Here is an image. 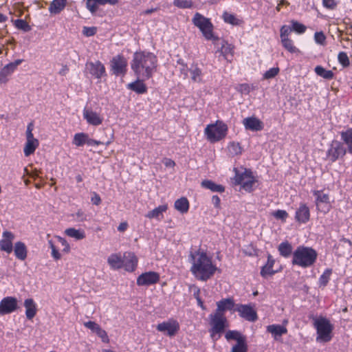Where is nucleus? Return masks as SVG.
Segmentation results:
<instances>
[{"instance_id": "1", "label": "nucleus", "mask_w": 352, "mask_h": 352, "mask_svg": "<svg viewBox=\"0 0 352 352\" xmlns=\"http://www.w3.org/2000/svg\"><path fill=\"white\" fill-rule=\"evenodd\" d=\"M157 58L152 52L140 51L133 54L131 69L138 78L148 80L157 72Z\"/></svg>"}, {"instance_id": "2", "label": "nucleus", "mask_w": 352, "mask_h": 352, "mask_svg": "<svg viewBox=\"0 0 352 352\" xmlns=\"http://www.w3.org/2000/svg\"><path fill=\"white\" fill-rule=\"evenodd\" d=\"M190 261L192 264L190 272L198 280L206 281L214 275L217 267L212 263V258L204 251L190 253Z\"/></svg>"}, {"instance_id": "3", "label": "nucleus", "mask_w": 352, "mask_h": 352, "mask_svg": "<svg viewBox=\"0 0 352 352\" xmlns=\"http://www.w3.org/2000/svg\"><path fill=\"white\" fill-rule=\"evenodd\" d=\"M317 257L318 253L316 250L311 247L300 245L293 252L292 263L294 265L307 268L316 263Z\"/></svg>"}, {"instance_id": "4", "label": "nucleus", "mask_w": 352, "mask_h": 352, "mask_svg": "<svg viewBox=\"0 0 352 352\" xmlns=\"http://www.w3.org/2000/svg\"><path fill=\"white\" fill-rule=\"evenodd\" d=\"M192 23L199 30L205 39L212 41L213 43L219 41V37L214 33V26L210 19L196 12L192 18Z\"/></svg>"}, {"instance_id": "5", "label": "nucleus", "mask_w": 352, "mask_h": 352, "mask_svg": "<svg viewBox=\"0 0 352 352\" xmlns=\"http://www.w3.org/2000/svg\"><path fill=\"white\" fill-rule=\"evenodd\" d=\"M314 326L316 329V341L318 342H327L331 340L333 326L327 318H315Z\"/></svg>"}, {"instance_id": "6", "label": "nucleus", "mask_w": 352, "mask_h": 352, "mask_svg": "<svg viewBox=\"0 0 352 352\" xmlns=\"http://www.w3.org/2000/svg\"><path fill=\"white\" fill-rule=\"evenodd\" d=\"M228 126L221 120L208 124L204 129V135L212 143L223 140L227 135Z\"/></svg>"}, {"instance_id": "7", "label": "nucleus", "mask_w": 352, "mask_h": 352, "mask_svg": "<svg viewBox=\"0 0 352 352\" xmlns=\"http://www.w3.org/2000/svg\"><path fill=\"white\" fill-rule=\"evenodd\" d=\"M234 176L232 178L235 185H240L241 187L248 192L253 190V185L256 180L250 169L243 167L234 168Z\"/></svg>"}, {"instance_id": "8", "label": "nucleus", "mask_w": 352, "mask_h": 352, "mask_svg": "<svg viewBox=\"0 0 352 352\" xmlns=\"http://www.w3.org/2000/svg\"><path fill=\"white\" fill-rule=\"evenodd\" d=\"M210 329H209L211 338L216 341L220 338L221 334L228 327V322L224 314L214 312L209 315Z\"/></svg>"}, {"instance_id": "9", "label": "nucleus", "mask_w": 352, "mask_h": 352, "mask_svg": "<svg viewBox=\"0 0 352 352\" xmlns=\"http://www.w3.org/2000/svg\"><path fill=\"white\" fill-rule=\"evenodd\" d=\"M156 329L164 335L173 338L178 333L180 329V325L176 319L170 318L157 324Z\"/></svg>"}, {"instance_id": "10", "label": "nucleus", "mask_w": 352, "mask_h": 352, "mask_svg": "<svg viewBox=\"0 0 352 352\" xmlns=\"http://www.w3.org/2000/svg\"><path fill=\"white\" fill-rule=\"evenodd\" d=\"M34 124L30 122L27 126L25 132L26 142L23 147V153L25 157H28L33 154L39 146V141L34 137L32 131Z\"/></svg>"}, {"instance_id": "11", "label": "nucleus", "mask_w": 352, "mask_h": 352, "mask_svg": "<svg viewBox=\"0 0 352 352\" xmlns=\"http://www.w3.org/2000/svg\"><path fill=\"white\" fill-rule=\"evenodd\" d=\"M313 195L316 198L315 202L318 211L323 214L328 213L332 208L329 195L324 193L322 190H314Z\"/></svg>"}, {"instance_id": "12", "label": "nucleus", "mask_w": 352, "mask_h": 352, "mask_svg": "<svg viewBox=\"0 0 352 352\" xmlns=\"http://www.w3.org/2000/svg\"><path fill=\"white\" fill-rule=\"evenodd\" d=\"M127 65V60L121 54L115 56L111 60V71L116 76H124L126 72Z\"/></svg>"}, {"instance_id": "13", "label": "nucleus", "mask_w": 352, "mask_h": 352, "mask_svg": "<svg viewBox=\"0 0 352 352\" xmlns=\"http://www.w3.org/2000/svg\"><path fill=\"white\" fill-rule=\"evenodd\" d=\"M346 148L342 142L338 140L331 142L327 152V157L332 162L336 161L340 157H343L346 153Z\"/></svg>"}, {"instance_id": "14", "label": "nucleus", "mask_w": 352, "mask_h": 352, "mask_svg": "<svg viewBox=\"0 0 352 352\" xmlns=\"http://www.w3.org/2000/svg\"><path fill=\"white\" fill-rule=\"evenodd\" d=\"M18 308V301L15 297L7 296L0 301V316L11 314Z\"/></svg>"}, {"instance_id": "15", "label": "nucleus", "mask_w": 352, "mask_h": 352, "mask_svg": "<svg viewBox=\"0 0 352 352\" xmlns=\"http://www.w3.org/2000/svg\"><path fill=\"white\" fill-rule=\"evenodd\" d=\"M23 59H17L14 62L6 65L0 71V83L5 84L8 80L9 77L16 69L17 67L22 63Z\"/></svg>"}, {"instance_id": "16", "label": "nucleus", "mask_w": 352, "mask_h": 352, "mask_svg": "<svg viewBox=\"0 0 352 352\" xmlns=\"http://www.w3.org/2000/svg\"><path fill=\"white\" fill-rule=\"evenodd\" d=\"M159 280V274L151 271L140 274L137 278V284L139 286L150 285L157 283Z\"/></svg>"}, {"instance_id": "17", "label": "nucleus", "mask_w": 352, "mask_h": 352, "mask_svg": "<svg viewBox=\"0 0 352 352\" xmlns=\"http://www.w3.org/2000/svg\"><path fill=\"white\" fill-rule=\"evenodd\" d=\"M14 239V235L12 232L8 230L3 232L0 240V250L10 254L13 250L12 242Z\"/></svg>"}, {"instance_id": "18", "label": "nucleus", "mask_w": 352, "mask_h": 352, "mask_svg": "<svg viewBox=\"0 0 352 352\" xmlns=\"http://www.w3.org/2000/svg\"><path fill=\"white\" fill-rule=\"evenodd\" d=\"M236 310L239 316L246 320L254 322L257 320L256 312L250 305H239Z\"/></svg>"}, {"instance_id": "19", "label": "nucleus", "mask_w": 352, "mask_h": 352, "mask_svg": "<svg viewBox=\"0 0 352 352\" xmlns=\"http://www.w3.org/2000/svg\"><path fill=\"white\" fill-rule=\"evenodd\" d=\"M82 115L84 119L90 125L98 126L103 122V117L91 109L85 108L82 111Z\"/></svg>"}, {"instance_id": "20", "label": "nucleus", "mask_w": 352, "mask_h": 352, "mask_svg": "<svg viewBox=\"0 0 352 352\" xmlns=\"http://www.w3.org/2000/svg\"><path fill=\"white\" fill-rule=\"evenodd\" d=\"M122 258L124 260L123 268L129 272L135 271L138 265V258L133 252H124Z\"/></svg>"}, {"instance_id": "21", "label": "nucleus", "mask_w": 352, "mask_h": 352, "mask_svg": "<svg viewBox=\"0 0 352 352\" xmlns=\"http://www.w3.org/2000/svg\"><path fill=\"white\" fill-rule=\"evenodd\" d=\"M86 69L96 78H101L105 74V67L99 60L90 62L86 64Z\"/></svg>"}, {"instance_id": "22", "label": "nucleus", "mask_w": 352, "mask_h": 352, "mask_svg": "<svg viewBox=\"0 0 352 352\" xmlns=\"http://www.w3.org/2000/svg\"><path fill=\"white\" fill-rule=\"evenodd\" d=\"M310 219L309 207L305 203H300L295 213V219L299 223H306Z\"/></svg>"}, {"instance_id": "23", "label": "nucleus", "mask_w": 352, "mask_h": 352, "mask_svg": "<svg viewBox=\"0 0 352 352\" xmlns=\"http://www.w3.org/2000/svg\"><path fill=\"white\" fill-rule=\"evenodd\" d=\"M243 124L245 129L252 131H258L263 129V122L254 116L248 117L243 119Z\"/></svg>"}, {"instance_id": "24", "label": "nucleus", "mask_w": 352, "mask_h": 352, "mask_svg": "<svg viewBox=\"0 0 352 352\" xmlns=\"http://www.w3.org/2000/svg\"><path fill=\"white\" fill-rule=\"evenodd\" d=\"M107 263L110 268L113 270L123 268L124 260L122 256L120 253L111 254L107 258Z\"/></svg>"}, {"instance_id": "25", "label": "nucleus", "mask_w": 352, "mask_h": 352, "mask_svg": "<svg viewBox=\"0 0 352 352\" xmlns=\"http://www.w3.org/2000/svg\"><path fill=\"white\" fill-rule=\"evenodd\" d=\"M168 210V205L166 204L160 205L153 210L146 214L145 217L149 219L161 220L163 219V214Z\"/></svg>"}, {"instance_id": "26", "label": "nucleus", "mask_w": 352, "mask_h": 352, "mask_svg": "<svg viewBox=\"0 0 352 352\" xmlns=\"http://www.w3.org/2000/svg\"><path fill=\"white\" fill-rule=\"evenodd\" d=\"M140 78H137L135 81L129 83L126 85L127 89L133 91L136 94H145L147 91V87L145 83L144 82V80L140 79Z\"/></svg>"}, {"instance_id": "27", "label": "nucleus", "mask_w": 352, "mask_h": 352, "mask_svg": "<svg viewBox=\"0 0 352 352\" xmlns=\"http://www.w3.org/2000/svg\"><path fill=\"white\" fill-rule=\"evenodd\" d=\"M25 308V316L28 319L32 320L36 314V304L32 298H27L24 300Z\"/></svg>"}, {"instance_id": "28", "label": "nucleus", "mask_w": 352, "mask_h": 352, "mask_svg": "<svg viewBox=\"0 0 352 352\" xmlns=\"http://www.w3.org/2000/svg\"><path fill=\"white\" fill-rule=\"evenodd\" d=\"M217 310L220 314H223V311L227 310H232L234 307V302L232 298H224L217 302Z\"/></svg>"}, {"instance_id": "29", "label": "nucleus", "mask_w": 352, "mask_h": 352, "mask_svg": "<svg viewBox=\"0 0 352 352\" xmlns=\"http://www.w3.org/2000/svg\"><path fill=\"white\" fill-rule=\"evenodd\" d=\"M274 263L275 260L274 259L272 256L268 254L267 263L264 266L262 267L261 270V275L263 278H266L268 276H272L276 272V271L273 270Z\"/></svg>"}, {"instance_id": "30", "label": "nucleus", "mask_w": 352, "mask_h": 352, "mask_svg": "<svg viewBox=\"0 0 352 352\" xmlns=\"http://www.w3.org/2000/svg\"><path fill=\"white\" fill-rule=\"evenodd\" d=\"M267 331L270 333L275 340L287 333V329L284 325L271 324L267 327Z\"/></svg>"}, {"instance_id": "31", "label": "nucleus", "mask_w": 352, "mask_h": 352, "mask_svg": "<svg viewBox=\"0 0 352 352\" xmlns=\"http://www.w3.org/2000/svg\"><path fill=\"white\" fill-rule=\"evenodd\" d=\"M15 256L21 261H24L28 254L27 248L23 242L17 241L14 246Z\"/></svg>"}, {"instance_id": "32", "label": "nucleus", "mask_w": 352, "mask_h": 352, "mask_svg": "<svg viewBox=\"0 0 352 352\" xmlns=\"http://www.w3.org/2000/svg\"><path fill=\"white\" fill-rule=\"evenodd\" d=\"M341 140L346 146L347 151L352 154V128H348L340 132Z\"/></svg>"}, {"instance_id": "33", "label": "nucleus", "mask_w": 352, "mask_h": 352, "mask_svg": "<svg viewBox=\"0 0 352 352\" xmlns=\"http://www.w3.org/2000/svg\"><path fill=\"white\" fill-rule=\"evenodd\" d=\"M64 233L69 237L73 238L76 241L82 240L86 237V234L82 229H76L74 228H67Z\"/></svg>"}, {"instance_id": "34", "label": "nucleus", "mask_w": 352, "mask_h": 352, "mask_svg": "<svg viewBox=\"0 0 352 352\" xmlns=\"http://www.w3.org/2000/svg\"><path fill=\"white\" fill-rule=\"evenodd\" d=\"M67 0H53L48 8L49 12L53 14H59L66 6Z\"/></svg>"}, {"instance_id": "35", "label": "nucleus", "mask_w": 352, "mask_h": 352, "mask_svg": "<svg viewBox=\"0 0 352 352\" xmlns=\"http://www.w3.org/2000/svg\"><path fill=\"white\" fill-rule=\"evenodd\" d=\"M174 207L180 213L185 214L189 210V201L187 198L182 197L175 201Z\"/></svg>"}, {"instance_id": "36", "label": "nucleus", "mask_w": 352, "mask_h": 352, "mask_svg": "<svg viewBox=\"0 0 352 352\" xmlns=\"http://www.w3.org/2000/svg\"><path fill=\"white\" fill-rule=\"evenodd\" d=\"M190 73L191 79L193 82H202V72L201 69L197 66V64H192L190 68Z\"/></svg>"}, {"instance_id": "37", "label": "nucleus", "mask_w": 352, "mask_h": 352, "mask_svg": "<svg viewBox=\"0 0 352 352\" xmlns=\"http://www.w3.org/2000/svg\"><path fill=\"white\" fill-rule=\"evenodd\" d=\"M201 186L206 188L210 189L212 192H223L225 188L220 184H217L210 180H204L201 182Z\"/></svg>"}, {"instance_id": "38", "label": "nucleus", "mask_w": 352, "mask_h": 352, "mask_svg": "<svg viewBox=\"0 0 352 352\" xmlns=\"http://www.w3.org/2000/svg\"><path fill=\"white\" fill-rule=\"evenodd\" d=\"M88 134L85 133H77L74 135L73 144L76 146H82L87 144Z\"/></svg>"}, {"instance_id": "39", "label": "nucleus", "mask_w": 352, "mask_h": 352, "mask_svg": "<svg viewBox=\"0 0 352 352\" xmlns=\"http://www.w3.org/2000/svg\"><path fill=\"white\" fill-rule=\"evenodd\" d=\"M100 6H104L102 0H87L86 8L92 14H96Z\"/></svg>"}, {"instance_id": "40", "label": "nucleus", "mask_w": 352, "mask_h": 352, "mask_svg": "<svg viewBox=\"0 0 352 352\" xmlns=\"http://www.w3.org/2000/svg\"><path fill=\"white\" fill-rule=\"evenodd\" d=\"M218 51L226 59H228L229 55L232 56L234 53L232 45L224 41H222L221 47Z\"/></svg>"}, {"instance_id": "41", "label": "nucleus", "mask_w": 352, "mask_h": 352, "mask_svg": "<svg viewBox=\"0 0 352 352\" xmlns=\"http://www.w3.org/2000/svg\"><path fill=\"white\" fill-rule=\"evenodd\" d=\"M225 338L228 341L230 340H236V342L245 338V336H243L241 332L236 330H229L225 334Z\"/></svg>"}, {"instance_id": "42", "label": "nucleus", "mask_w": 352, "mask_h": 352, "mask_svg": "<svg viewBox=\"0 0 352 352\" xmlns=\"http://www.w3.org/2000/svg\"><path fill=\"white\" fill-rule=\"evenodd\" d=\"M314 71L318 76L325 79H331L333 77V72L331 70H327L323 67L318 65L315 67Z\"/></svg>"}, {"instance_id": "43", "label": "nucleus", "mask_w": 352, "mask_h": 352, "mask_svg": "<svg viewBox=\"0 0 352 352\" xmlns=\"http://www.w3.org/2000/svg\"><path fill=\"white\" fill-rule=\"evenodd\" d=\"M278 251L281 256L289 257L292 251V247L287 241L283 242L278 245Z\"/></svg>"}, {"instance_id": "44", "label": "nucleus", "mask_w": 352, "mask_h": 352, "mask_svg": "<svg viewBox=\"0 0 352 352\" xmlns=\"http://www.w3.org/2000/svg\"><path fill=\"white\" fill-rule=\"evenodd\" d=\"M228 150L229 154L232 156L241 155L242 148L239 142H232L228 144Z\"/></svg>"}, {"instance_id": "45", "label": "nucleus", "mask_w": 352, "mask_h": 352, "mask_svg": "<svg viewBox=\"0 0 352 352\" xmlns=\"http://www.w3.org/2000/svg\"><path fill=\"white\" fill-rule=\"evenodd\" d=\"M331 273L332 270L329 268H327L324 271V272L320 275L318 280V283L320 286L325 287L327 285L330 280Z\"/></svg>"}, {"instance_id": "46", "label": "nucleus", "mask_w": 352, "mask_h": 352, "mask_svg": "<svg viewBox=\"0 0 352 352\" xmlns=\"http://www.w3.org/2000/svg\"><path fill=\"white\" fill-rule=\"evenodd\" d=\"M49 248L51 249V256L54 261H58L62 258V254L58 250V248L55 245L52 240L47 241Z\"/></svg>"}, {"instance_id": "47", "label": "nucleus", "mask_w": 352, "mask_h": 352, "mask_svg": "<svg viewBox=\"0 0 352 352\" xmlns=\"http://www.w3.org/2000/svg\"><path fill=\"white\" fill-rule=\"evenodd\" d=\"M248 345L246 342V338L241 340L234 344L232 349L231 352H247Z\"/></svg>"}, {"instance_id": "48", "label": "nucleus", "mask_w": 352, "mask_h": 352, "mask_svg": "<svg viewBox=\"0 0 352 352\" xmlns=\"http://www.w3.org/2000/svg\"><path fill=\"white\" fill-rule=\"evenodd\" d=\"M281 43L283 46L290 53L299 52L298 49L294 46L292 40L289 38L282 39Z\"/></svg>"}, {"instance_id": "49", "label": "nucleus", "mask_w": 352, "mask_h": 352, "mask_svg": "<svg viewBox=\"0 0 352 352\" xmlns=\"http://www.w3.org/2000/svg\"><path fill=\"white\" fill-rule=\"evenodd\" d=\"M13 23L14 26L19 30H21L24 32H29L31 30L30 26L23 19H16L13 21Z\"/></svg>"}, {"instance_id": "50", "label": "nucleus", "mask_w": 352, "mask_h": 352, "mask_svg": "<svg viewBox=\"0 0 352 352\" xmlns=\"http://www.w3.org/2000/svg\"><path fill=\"white\" fill-rule=\"evenodd\" d=\"M223 19L226 23L232 25H239L240 23V20L238 19L234 14H230L227 12H225L223 14Z\"/></svg>"}, {"instance_id": "51", "label": "nucleus", "mask_w": 352, "mask_h": 352, "mask_svg": "<svg viewBox=\"0 0 352 352\" xmlns=\"http://www.w3.org/2000/svg\"><path fill=\"white\" fill-rule=\"evenodd\" d=\"M291 23L292 25V30L297 34H303L307 30V27L305 25L296 21L293 20L291 21Z\"/></svg>"}, {"instance_id": "52", "label": "nucleus", "mask_w": 352, "mask_h": 352, "mask_svg": "<svg viewBox=\"0 0 352 352\" xmlns=\"http://www.w3.org/2000/svg\"><path fill=\"white\" fill-rule=\"evenodd\" d=\"M338 60L339 63L344 67H347L350 65L349 58L344 52H340L338 55Z\"/></svg>"}, {"instance_id": "53", "label": "nucleus", "mask_w": 352, "mask_h": 352, "mask_svg": "<svg viewBox=\"0 0 352 352\" xmlns=\"http://www.w3.org/2000/svg\"><path fill=\"white\" fill-rule=\"evenodd\" d=\"M174 6L179 8H190L192 7V0H174Z\"/></svg>"}, {"instance_id": "54", "label": "nucleus", "mask_w": 352, "mask_h": 352, "mask_svg": "<svg viewBox=\"0 0 352 352\" xmlns=\"http://www.w3.org/2000/svg\"><path fill=\"white\" fill-rule=\"evenodd\" d=\"M55 238L63 247L62 252L65 254L69 253L71 251V247L65 238L60 236H55Z\"/></svg>"}, {"instance_id": "55", "label": "nucleus", "mask_w": 352, "mask_h": 352, "mask_svg": "<svg viewBox=\"0 0 352 352\" xmlns=\"http://www.w3.org/2000/svg\"><path fill=\"white\" fill-rule=\"evenodd\" d=\"M279 72V68L278 67H272L270 69L267 70L263 74L264 79H270L274 78L276 75H278Z\"/></svg>"}, {"instance_id": "56", "label": "nucleus", "mask_w": 352, "mask_h": 352, "mask_svg": "<svg viewBox=\"0 0 352 352\" xmlns=\"http://www.w3.org/2000/svg\"><path fill=\"white\" fill-rule=\"evenodd\" d=\"M314 41L316 43L320 45H325L326 44V36L324 34L320 32H316L314 34Z\"/></svg>"}, {"instance_id": "57", "label": "nucleus", "mask_w": 352, "mask_h": 352, "mask_svg": "<svg viewBox=\"0 0 352 352\" xmlns=\"http://www.w3.org/2000/svg\"><path fill=\"white\" fill-rule=\"evenodd\" d=\"M272 215L277 219H280L282 221L285 222L288 217V213L284 210H277L272 212Z\"/></svg>"}, {"instance_id": "58", "label": "nucleus", "mask_w": 352, "mask_h": 352, "mask_svg": "<svg viewBox=\"0 0 352 352\" xmlns=\"http://www.w3.org/2000/svg\"><path fill=\"white\" fill-rule=\"evenodd\" d=\"M292 31V28L287 25H283L280 30V40L284 38H288L289 35Z\"/></svg>"}, {"instance_id": "59", "label": "nucleus", "mask_w": 352, "mask_h": 352, "mask_svg": "<svg viewBox=\"0 0 352 352\" xmlns=\"http://www.w3.org/2000/svg\"><path fill=\"white\" fill-rule=\"evenodd\" d=\"M84 326L95 333L101 328L96 322L91 320L85 322Z\"/></svg>"}, {"instance_id": "60", "label": "nucleus", "mask_w": 352, "mask_h": 352, "mask_svg": "<svg viewBox=\"0 0 352 352\" xmlns=\"http://www.w3.org/2000/svg\"><path fill=\"white\" fill-rule=\"evenodd\" d=\"M337 2L335 0H322V6L330 10H333L337 7Z\"/></svg>"}, {"instance_id": "61", "label": "nucleus", "mask_w": 352, "mask_h": 352, "mask_svg": "<svg viewBox=\"0 0 352 352\" xmlns=\"http://www.w3.org/2000/svg\"><path fill=\"white\" fill-rule=\"evenodd\" d=\"M97 336L100 337L103 342L109 343V338L108 337V335L107 332L100 328L96 333Z\"/></svg>"}, {"instance_id": "62", "label": "nucleus", "mask_w": 352, "mask_h": 352, "mask_svg": "<svg viewBox=\"0 0 352 352\" xmlns=\"http://www.w3.org/2000/svg\"><path fill=\"white\" fill-rule=\"evenodd\" d=\"M96 33V28L95 27H84L82 29V34L86 36H94Z\"/></svg>"}, {"instance_id": "63", "label": "nucleus", "mask_w": 352, "mask_h": 352, "mask_svg": "<svg viewBox=\"0 0 352 352\" xmlns=\"http://www.w3.org/2000/svg\"><path fill=\"white\" fill-rule=\"evenodd\" d=\"M163 162H164V164L165 165V166H166V167L173 168L175 166V162L173 160L169 159V158H165L163 160Z\"/></svg>"}, {"instance_id": "64", "label": "nucleus", "mask_w": 352, "mask_h": 352, "mask_svg": "<svg viewBox=\"0 0 352 352\" xmlns=\"http://www.w3.org/2000/svg\"><path fill=\"white\" fill-rule=\"evenodd\" d=\"M212 202L214 204V207L217 208H220V198L217 195H213L212 197Z\"/></svg>"}]
</instances>
